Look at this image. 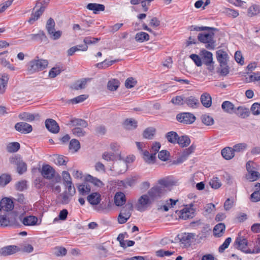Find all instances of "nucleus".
Here are the masks:
<instances>
[{"label": "nucleus", "mask_w": 260, "mask_h": 260, "mask_svg": "<svg viewBox=\"0 0 260 260\" xmlns=\"http://www.w3.org/2000/svg\"><path fill=\"white\" fill-rule=\"evenodd\" d=\"M41 175L45 179L59 182L61 178L59 175H55L54 169L49 165H44L40 171Z\"/></svg>", "instance_id": "nucleus-1"}, {"label": "nucleus", "mask_w": 260, "mask_h": 260, "mask_svg": "<svg viewBox=\"0 0 260 260\" xmlns=\"http://www.w3.org/2000/svg\"><path fill=\"white\" fill-rule=\"evenodd\" d=\"M246 169L248 174L246 178L249 181H254L260 178V174L257 171L258 166L253 161H248L246 163Z\"/></svg>", "instance_id": "nucleus-2"}, {"label": "nucleus", "mask_w": 260, "mask_h": 260, "mask_svg": "<svg viewBox=\"0 0 260 260\" xmlns=\"http://www.w3.org/2000/svg\"><path fill=\"white\" fill-rule=\"evenodd\" d=\"M48 64L47 60L38 59L29 61L28 64L27 71L30 73L41 71L45 69Z\"/></svg>", "instance_id": "nucleus-3"}, {"label": "nucleus", "mask_w": 260, "mask_h": 260, "mask_svg": "<svg viewBox=\"0 0 260 260\" xmlns=\"http://www.w3.org/2000/svg\"><path fill=\"white\" fill-rule=\"evenodd\" d=\"M214 32L200 33L198 35V40L202 43L206 44V47L212 49L215 47V42L213 40Z\"/></svg>", "instance_id": "nucleus-4"}, {"label": "nucleus", "mask_w": 260, "mask_h": 260, "mask_svg": "<svg viewBox=\"0 0 260 260\" xmlns=\"http://www.w3.org/2000/svg\"><path fill=\"white\" fill-rule=\"evenodd\" d=\"M133 211L132 204L128 203L121 210L118 216V222L120 224L125 223L130 218Z\"/></svg>", "instance_id": "nucleus-5"}, {"label": "nucleus", "mask_w": 260, "mask_h": 260, "mask_svg": "<svg viewBox=\"0 0 260 260\" xmlns=\"http://www.w3.org/2000/svg\"><path fill=\"white\" fill-rule=\"evenodd\" d=\"M147 194L152 201L154 202L164 197L166 192L165 189L159 188L158 186L156 185L148 190Z\"/></svg>", "instance_id": "nucleus-6"}, {"label": "nucleus", "mask_w": 260, "mask_h": 260, "mask_svg": "<svg viewBox=\"0 0 260 260\" xmlns=\"http://www.w3.org/2000/svg\"><path fill=\"white\" fill-rule=\"evenodd\" d=\"M152 202L148 194H143L138 199L136 208L139 211H144Z\"/></svg>", "instance_id": "nucleus-7"}, {"label": "nucleus", "mask_w": 260, "mask_h": 260, "mask_svg": "<svg viewBox=\"0 0 260 260\" xmlns=\"http://www.w3.org/2000/svg\"><path fill=\"white\" fill-rule=\"evenodd\" d=\"M180 218L184 220L192 218L194 214V209L191 205H186L184 208L179 211L178 213Z\"/></svg>", "instance_id": "nucleus-8"}, {"label": "nucleus", "mask_w": 260, "mask_h": 260, "mask_svg": "<svg viewBox=\"0 0 260 260\" xmlns=\"http://www.w3.org/2000/svg\"><path fill=\"white\" fill-rule=\"evenodd\" d=\"M221 108L224 112L229 113H236L238 111H240L239 112H242L243 110L242 107H236L232 103L228 101L222 103Z\"/></svg>", "instance_id": "nucleus-9"}, {"label": "nucleus", "mask_w": 260, "mask_h": 260, "mask_svg": "<svg viewBox=\"0 0 260 260\" xmlns=\"http://www.w3.org/2000/svg\"><path fill=\"white\" fill-rule=\"evenodd\" d=\"M10 162L12 164L17 166V172L19 174H22L27 170L26 164L23 161V160L19 157H11L10 158Z\"/></svg>", "instance_id": "nucleus-10"}, {"label": "nucleus", "mask_w": 260, "mask_h": 260, "mask_svg": "<svg viewBox=\"0 0 260 260\" xmlns=\"http://www.w3.org/2000/svg\"><path fill=\"white\" fill-rule=\"evenodd\" d=\"M15 128L17 131L22 134H28L32 130L31 125L23 122L17 123Z\"/></svg>", "instance_id": "nucleus-11"}, {"label": "nucleus", "mask_w": 260, "mask_h": 260, "mask_svg": "<svg viewBox=\"0 0 260 260\" xmlns=\"http://www.w3.org/2000/svg\"><path fill=\"white\" fill-rule=\"evenodd\" d=\"M180 241L184 246H189L194 239V235L192 233H183L178 236Z\"/></svg>", "instance_id": "nucleus-12"}, {"label": "nucleus", "mask_w": 260, "mask_h": 260, "mask_svg": "<svg viewBox=\"0 0 260 260\" xmlns=\"http://www.w3.org/2000/svg\"><path fill=\"white\" fill-rule=\"evenodd\" d=\"M177 120L183 124H190L196 119L194 115H177Z\"/></svg>", "instance_id": "nucleus-13"}, {"label": "nucleus", "mask_w": 260, "mask_h": 260, "mask_svg": "<svg viewBox=\"0 0 260 260\" xmlns=\"http://www.w3.org/2000/svg\"><path fill=\"white\" fill-rule=\"evenodd\" d=\"M45 126L50 132L56 134L59 131V127L57 122L52 119H47L45 121Z\"/></svg>", "instance_id": "nucleus-14"}, {"label": "nucleus", "mask_w": 260, "mask_h": 260, "mask_svg": "<svg viewBox=\"0 0 260 260\" xmlns=\"http://www.w3.org/2000/svg\"><path fill=\"white\" fill-rule=\"evenodd\" d=\"M1 203V209L5 211H11L14 208L13 201L8 198H3Z\"/></svg>", "instance_id": "nucleus-15"}, {"label": "nucleus", "mask_w": 260, "mask_h": 260, "mask_svg": "<svg viewBox=\"0 0 260 260\" xmlns=\"http://www.w3.org/2000/svg\"><path fill=\"white\" fill-rule=\"evenodd\" d=\"M19 250L16 246L10 245L2 248L0 249V253L3 255H8L15 253Z\"/></svg>", "instance_id": "nucleus-16"}, {"label": "nucleus", "mask_w": 260, "mask_h": 260, "mask_svg": "<svg viewBox=\"0 0 260 260\" xmlns=\"http://www.w3.org/2000/svg\"><path fill=\"white\" fill-rule=\"evenodd\" d=\"M234 246L235 248L244 251V233L242 232L239 233L234 242Z\"/></svg>", "instance_id": "nucleus-17"}, {"label": "nucleus", "mask_w": 260, "mask_h": 260, "mask_svg": "<svg viewBox=\"0 0 260 260\" xmlns=\"http://www.w3.org/2000/svg\"><path fill=\"white\" fill-rule=\"evenodd\" d=\"M45 9V6H43L40 7V8H39L38 9H37L35 12H32L28 21V22L32 24L35 21L37 20L40 18V16L42 15Z\"/></svg>", "instance_id": "nucleus-18"}, {"label": "nucleus", "mask_w": 260, "mask_h": 260, "mask_svg": "<svg viewBox=\"0 0 260 260\" xmlns=\"http://www.w3.org/2000/svg\"><path fill=\"white\" fill-rule=\"evenodd\" d=\"M86 8L92 11L94 14H98L100 12L105 10V6L100 4L89 3L87 5Z\"/></svg>", "instance_id": "nucleus-19"}, {"label": "nucleus", "mask_w": 260, "mask_h": 260, "mask_svg": "<svg viewBox=\"0 0 260 260\" xmlns=\"http://www.w3.org/2000/svg\"><path fill=\"white\" fill-rule=\"evenodd\" d=\"M123 126L124 128L128 130L135 129L137 127L138 122L134 119L127 118L124 121Z\"/></svg>", "instance_id": "nucleus-20"}, {"label": "nucleus", "mask_w": 260, "mask_h": 260, "mask_svg": "<svg viewBox=\"0 0 260 260\" xmlns=\"http://www.w3.org/2000/svg\"><path fill=\"white\" fill-rule=\"evenodd\" d=\"M79 193L82 196L88 194L91 191V186L87 182H85L77 186Z\"/></svg>", "instance_id": "nucleus-21"}, {"label": "nucleus", "mask_w": 260, "mask_h": 260, "mask_svg": "<svg viewBox=\"0 0 260 260\" xmlns=\"http://www.w3.org/2000/svg\"><path fill=\"white\" fill-rule=\"evenodd\" d=\"M87 200L90 204L96 205L101 200V194L98 192H93L87 197Z\"/></svg>", "instance_id": "nucleus-22"}, {"label": "nucleus", "mask_w": 260, "mask_h": 260, "mask_svg": "<svg viewBox=\"0 0 260 260\" xmlns=\"http://www.w3.org/2000/svg\"><path fill=\"white\" fill-rule=\"evenodd\" d=\"M185 104L192 108H197L200 106L198 100L193 96H185Z\"/></svg>", "instance_id": "nucleus-23"}, {"label": "nucleus", "mask_w": 260, "mask_h": 260, "mask_svg": "<svg viewBox=\"0 0 260 260\" xmlns=\"http://www.w3.org/2000/svg\"><path fill=\"white\" fill-rule=\"evenodd\" d=\"M200 100L203 106L206 108H209L212 105V98L208 93L205 92L202 94Z\"/></svg>", "instance_id": "nucleus-24"}, {"label": "nucleus", "mask_w": 260, "mask_h": 260, "mask_svg": "<svg viewBox=\"0 0 260 260\" xmlns=\"http://www.w3.org/2000/svg\"><path fill=\"white\" fill-rule=\"evenodd\" d=\"M9 76L6 74H3L0 76V93L3 94L6 89Z\"/></svg>", "instance_id": "nucleus-25"}, {"label": "nucleus", "mask_w": 260, "mask_h": 260, "mask_svg": "<svg viewBox=\"0 0 260 260\" xmlns=\"http://www.w3.org/2000/svg\"><path fill=\"white\" fill-rule=\"evenodd\" d=\"M260 252V247L254 248V244L248 243L245 240V253H258Z\"/></svg>", "instance_id": "nucleus-26"}, {"label": "nucleus", "mask_w": 260, "mask_h": 260, "mask_svg": "<svg viewBox=\"0 0 260 260\" xmlns=\"http://www.w3.org/2000/svg\"><path fill=\"white\" fill-rule=\"evenodd\" d=\"M113 168L118 174H122L127 170L126 162L124 161L117 162L114 163Z\"/></svg>", "instance_id": "nucleus-27"}, {"label": "nucleus", "mask_w": 260, "mask_h": 260, "mask_svg": "<svg viewBox=\"0 0 260 260\" xmlns=\"http://www.w3.org/2000/svg\"><path fill=\"white\" fill-rule=\"evenodd\" d=\"M222 157L226 160H230L234 157V153L232 147L224 148L221 152Z\"/></svg>", "instance_id": "nucleus-28"}, {"label": "nucleus", "mask_w": 260, "mask_h": 260, "mask_svg": "<svg viewBox=\"0 0 260 260\" xmlns=\"http://www.w3.org/2000/svg\"><path fill=\"white\" fill-rule=\"evenodd\" d=\"M172 185V182L168 178H162L158 181L157 186L159 188L165 189L167 192L169 187Z\"/></svg>", "instance_id": "nucleus-29"}, {"label": "nucleus", "mask_w": 260, "mask_h": 260, "mask_svg": "<svg viewBox=\"0 0 260 260\" xmlns=\"http://www.w3.org/2000/svg\"><path fill=\"white\" fill-rule=\"evenodd\" d=\"M156 132V129L153 127L146 128L143 132V137L146 139H152Z\"/></svg>", "instance_id": "nucleus-30"}, {"label": "nucleus", "mask_w": 260, "mask_h": 260, "mask_svg": "<svg viewBox=\"0 0 260 260\" xmlns=\"http://www.w3.org/2000/svg\"><path fill=\"white\" fill-rule=\"evenodd\" d=\"M216 56L220 64L227 63L228 55L225 51L222 50H219L216 51Z\"/></svg>", "instance_id": "nucleus-31"}, {"label": "nucleus", "mask_w": 260, "mask_h": 260, "mask_svg": "<svg viewBox=\"0 0 260 260\" xmlns=\"http://www.w3.org/2000/svg\"><path fill=\"white\" fill-rule=\"evenodd\" d=\"M29 40L34 41H42L44 39H46V36L44 32L40 30L38 33L36 34H31L28 36Z\"/></svg>", "instance_id": "nucleus-32"}, {"label": "nucleus", "mask_w": 260, "mask_h": 260, "mask_svg": "<svg viewBox=\"0 0 260 260\" xmlns=\"http://www.w3.org/2000/svg\"><path fill=\"white\" fill-rule=\"evenodd\" d=\"M225 226L224 223H220L215 226L213 229L214 235L217 237H221L225 231Z\"/></svg>", "instance_id": "nucleus-33"}, {"label": "nucleus", "mask_w": 260, "mask_h": 260, "mask_svg": "<svg viewBox=\"0 0 260 260\" xmlns=\"http://www.w3.org/2000/svg\"><path fill=\"white\" fill-rule=\"evenodd\" d=\"M185 99L184 94L176 95L172 98L171 102L176 106H182L185 104Z\"/></svg>", "instance_id": "nucleus-34"}, {"label": "nucleus", "mask_w": 260, "mask_h": 260, "mask_svg": "<svg viewBox=\"0 0 260 260\" xmlns=\"http://www.w3.org/2000/svg\"><path fill=\"white\" fill-rule=\"evenodd\" d=\"M195 148L196 147L192 145L188 148L184 150L181 156L179 158L180 161H183L185 160L188 157V156L194 151Z\"/></svg>", "instance_id": "nucleus-35"}, {"label": "nucleus", "mask_w": 260, "mask_h": 260, "mask_svg": "<svg viewBox=\"0 0 260 260\" xmlns=\"http://www.w3.org/2000/svg\"><path fill=\"white\" fill-rule=\"evenodd\" d=\"M178 202V200L170 199L166 201V204L161 206L159 209L164 211L167 212L170 208H173Z\"/></svg>", "instance_id": "nucleus-36"}, {"label": "nucleus", "mask_w": 260, "mask_h": 260, "mask_svg": "<svg viewBox=\"0 0 260 260\" xmlns=\"http://www.w3.org/2000/svg\"><path fill=\"white\" fill-rule=\"evenodd\" d=\"M178 135L176 132L171 131L166 134V138L168 141L172 144H177Z\"/></svg>", "instance_id": "nucleus-37"}, {"label": "nucleus", "mask_w": 260, "mask_h": 260, "mask_svg": "<svg viewBox=\"0 0 260 260\" xmlns=\"http://www.w3.org/2000/svg\"><path fill=\"white\" fill-rule=\"evenodd\" d=\"M149 37V35L147 33L141 31L136 34L135 39L137 42L143 43L145 41H148Z\"/></svg>", "instance_id": "nucleus-38"}, {"label": "nucleus", "mask_w": 260, "mask_h": 260, "mask_svg": "<svg viewBox=\"0 0 260 260\" xmlns=\"http://www.w3.org/2000/svg\"><path fill=\"white\" fill-rule=\"evenodd\" d=\"M114 202L116 206H120L125 202V195L122 192H117L114 197Z\"/></svg>", "instance_id": "nucleus-39"}, {"label": "nucleus", "mask_w": 260, "mask_h": 260, "mask_svg": "<svg viewBox=\"0 0 260 260\" xmlns=\"http://www.w3.org/2000/svg\"><path fill=\"white\" fill-rule=\"evenodd\" d=\"M177 143L181 147H186L190 144V140L189 138L186 135L181 137L178 136Z\"/></svg>", "instance_id": "nucleus-40"}, {"label": "nucleus", "mask_w": 260, "mask_h": 260, "mask_svg": "<svg viewBox=\"0 0 260 260\" xmlns=\"http://www.w3.org/2000/svg\"><path fill=\"white\" fill-rule=\"evenodd\" d=\"M68 125L70 126H81L83 127H86L87 126V122L81 119H73L71 120L68 123Z\"/></svg>", "instance_id": "nucleus-41"}, {"label": "nucleus", "mask_w": 260, "mask_h": 260, "mask_svg": "<svg viewBox=\"0 0 260 260\" xmlns=\"http://www.w3.org/2000/svg\"><path fill=\"white\" fill-rule=\"evenodd\" d=\"M202 53L203 62L204 64L213 63V55L211 52L206 50H203Z\"/></svg>", "instance_id": "nucleus-42"}, {"label": "nucleus", "mask_w": 260, "mask_h": 260, "mask_svg": "<svg viewBox=\"0 0 260 260\" xmlns=\"http://www.w3.org/2000/svg\"><path fill=\"white\" fill-rule=\"evenodd\" d=\"M143 158L148 163H151L154 161L155 156L152 152L150 153L147 150H145L141 154Z\"/></svg>", "instance_id": "nucleus-43"}, {"label": "nucleus", "mask_w": 260, "mask_h": 260, "mask_svg": "<svg viewBox=\"0 0 260 260\" xmlns=\"http://www.w3.org/2000/svg\"><path fill=\"white\" fill-rule=\"evenodd\" d=\"M38 218L34 216H29L25 217L22 220V223L25 225L30 226L35 225L37 224Z\"/></svg>", "instance_id": "nucleus-44"}, {"label": "nucleus", "mask_w": 260, "mask_h": 260, "mask_svg": "<svg viewBox=\"0 0 260 260\" xmlns=\"http://www.w3.org/2000/svg\"><path fill=\"white\" fill-rule=\"evenodd\" d=\"M69 148L72 152H77L80 148L79 141L75 139L71 140L70 142Z\"/></svg>", "instance_id": "nucleus-45"}, {"label": "nucleus", "mask_w": 260, "mask_h": 260, "mask_svg": "<svg viewBox=\"0 0 260 260\" xmlns=\"http://www.w3.org/2000/svg\"><path fill=\"white\" fill-rule=\"evenodd\" d=\"M259 13L260 6L257 5H252L248 9L247 15L249 17H252Z\"/></svg>", "instance_id": "nucleus-46"}, {"label": "nucleus", "mask_w": 260, "mask_h": 260, "mask_svg": "<svg viewBox=\"0 0 260 260\" xmlns=\"http://www.w3.org/2000/svg\"><path fill=\"white\" fill-rule=\"evenodd\" d=\"M86 180L88 182H90L98 187H103L104 183L100 179L94 177L90 175H88L86 177Z\"/></svg>", "instance_id": "nucleus-47"}, {"label": "nucleus", "mask_w": 260, "mask_h": 260, "mask_svg": "<svg viewBox=\"0 0 260 260\" xmlns=\"http://www.w3.org/2000/svg\"><path fill=\"white\" fill-rule=\"evenodd\" d=\"M120 84L119 81L117 79H112L108 82L107 88L109 90L115 91L117 89Z\"/></svg>", "instance_id": "nucleus-48"}, {"label": "nucleus", "mask_w": 260, "mask_h": 260, "mask_svg": "<svg viewBox=\"0 0 260 260\" xmlns=\"http://www.w3.org/2000/svg\"><path fill=\"white\" fill-rule=\"evenodd\" d=\"M258 73L245 72V83H250L256 81L257 75Z\"/></svg>", "instance_id": "nucleus-49"}, {"label": "nucleus", "mask_w": 260, "mask_h": 260, "mask_svg": "<svg viewBox=\"0 0 260 260\" xmlns=\"http://www.w3.org/2000/svg\"><path fill=\"white\" fill-rule=\"evenodd\" d=\"M88 96L86 94H82L79 96H78L74 99L69 100L67 101L68 104H78L81 103L85 101L86 99L88 98Z\"/></svg>", "instance_id": "nucleus-50"}, {"label": "nucleus", "mask_w": 260, "mask_h": 260, "mask_svg": "<svg viewBox=\"0 0 260 260\" xmlns=\"http://www.w3.org/2000/svg\"><path fill=\"white\" fill-rule=\"evenodd\" d=\"M202 122L206 125H212L214 123L213 118L209 115H202L201 117Z\"/></svg>", "instance_id": "nucleus-51"}, {"label": "nucleus", "mask_w": 260, "mask_h": 260, "mask_svg": "<svg viewBox=\"0 0 260 260\" xmlns=\"http://www.w3.org/2000/svg\"><path fill=\"white\" fill-rule=\"evenodd\" d=\"M88 48V46L87 45H84L83 48L82 49H79L78 46H73L67 50L68 56H72L76 51H86L87 50Z\"/></svg>", "instance_id": "nucleus-52"}, {"label": "nucleus", "mask_w": 260, "mask_h": 260, "mask_svg": "<svg viewBox=\"0 0 260 260\" xmlns=\"http://www.w3.org/2000/svg\"><path fill=\"white\" fill-rule=\"evenodd\" d=\"M73 196L67 193V191H64L62 193L59 195V197L61 198L60 203L62 204H68Z\"/></svg>", "instance_id": "nucleus-53"}, {"label": "nucleus", "mask_w": 260, "mask_h": 260, "mask_svg": "<svg viewBox=\"0 0 260 260\" xmlns=\"http://www.w3.org/2000/svg\"><path fill=\"white\" fill-rule=\"evenodd\" d=\"M11 180V176L7 174H3L0 176V186H5L8 184Z\"/></svg>", "instance_id": "nucleus-54"}, {"label": "nucleus", "mask_w": 260, "mask_h": 260, "mask_svg": "<svg viewBox=\"0 0 260 260\" xmlns=\"http://www.w3.org/2000/svg\"><path fill=\"white\" fill-rule=\"evenodd\" d=\"M87 83V80L83 79L76 81L73 85V88L75 90H79L85 88Z\"/></svg>", "instance_id": "nucleus-55"}, {"label": "nucleus", "mask_w": 260, "mask_h": 260, "mask_svg": "<svg viewBox=\"0 0 260 260\" xmlns=\"http://www.w3.org/2000/svg\"><path fill=\"white\" fill-rule=\"evenodd\" d=\"M20 144L18 142H12L9 143L7 146V150L10 152H15L20 148Z\"/></svg>", "instance_id": "nucleus-56"}, {"label": "nucleus", "mask_w": 260, "mask_h": 260, "mask_svg": "<svg viewBox=\"0 0 260 260\" xmlns=\"http://www.w3.org/2000/svg\"><path fill=\"white\" fill-rule=\"evenodd\" d=\"M54 161L57 165H66L67 162L63 156L59 155L54 156Z\"/></svg>", "instance_id": "nucleus-57"}, {"label": "nucleus", "mask_w": 260, "mask_h": 260, "mask_svg": "<svg viewBox=\"0 0 260 260\" xmlns=\"http://www.w3.org/2000/svg\"><path fill=\"white\" fill-rule=\"evenodd\" d=\"M100 40V38H93L91 37H85L83 40V42L85 43L84 45L95 44Z\"/></svg>", "instance_id": "nucleus-58"}, {"label": "nucleus", "mask_w": 260, "mask_h": 260, "mask_svg": "<svg viewBox=\"0 0 260 260\" xmlns=\"http://www.w3.org/2000/svg\"><path fill=\"white\" fill-rule=\"evenodd\" d=\"M61 68L59 67H54L49 71V76L51 78H54L61 73Z\"/></svg>", "instance_id": "nucleus-59"}, {"label": "nucleus", "mask_w": 260, "mask_h": 260, "mask_svg": "<svg viewBox=\"0 0 260 260\" xmlns=\"http://www.w3.org/2000/svg\"><path fill=\"white\" fill-rule=\"evenodd\" d=\"M210 186L212 188L214 189H217L219 188L221 185V182L219 181V179L217 177L213 178L209 182Z\"/></svg>", "instance_id": "nucleus-60"}, {"label": "nucleus", "mask_w": 260, "mask_h": 260, "mask_svg": "<svg viewBox=\"0 0 260 260\" xmlns=\"http://www.w3.org/2000/svg\"><path fill=\"white\" fill-rule=\"evenodd\" d=\"M56 182L55 181L51 180L47 185L53 191L59 193L60 191V187L59 185H55Z\"/></svg>", "instance_id": "nucleus-61"}, {"label": "nucleus", "mask_w": 260, "mask_h": 260, "mask_svg": "<svg viewBox=\"0 0 260 260\" xmlns=\"http://www.w3.org/2000/svg\"><path fill=\"white\" fill-rule=\"evenodd\" d=\"M52 32H48L50 38L54 40L58 39L61 36L62 32L60 30L55 31V28L51 31Z\"/></svg>", "instance_id": "nucleus-62"}, {"label": "nucleus", "mask_w": 260, "mask_h": 260, "mask_svg": "<svg viewBox=\"0 0 260 260\" xmlns=\"http://www.w3.org/2000/svg\"><path fill=\"white\" fill-rule=\"evenodd\" d=\"M63 184H69L72 182L70 174L67 171H63L62 173Z\"/></svg>", "instance_id": "nucleus-63"}, {"label": "nucleus", "mask_w": 260, "mask_h": 260, "mask_svg": "<svg viewBox=\"0 0 260 260\" xmlns=\"http://www.w3.org/2000/svg\"><path fill=\"white\" fill-rule=\"evenodd\" d=\"M250 200L252 202L260 201V190H255L250 195Z\"/></svg>", "instance_id": "nucleus-64"}]
</instances>
